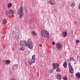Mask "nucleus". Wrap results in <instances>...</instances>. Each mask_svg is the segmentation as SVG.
<instances>
[{
  "instance_id": "9d476101",
  "label": "nucleus",
  "mask_w": 80,
  "mask_h": 80,
  "mask_svg": "<svg viewBox=\"0 0 80 80\" xmlns=\"http://www.w3.org/2000/svg\"><path fill=\"white\" fill-rule=\"evenodd\" d=\"M12 34H13V35H14V37L15 38H19L18 35H17V33H15V32H13Z\"/></svg>"
},
{
  "instance_id": "aec40b11",
  "label": "nucleus",
  "mask_w": 80,
  "mask_h": 80,
  "mask_svg": "<svg viewBox=\"0 0 80 80\" xmlns=\"http://www.w3.org/2000/svg\"><path fill=\"white\" fill-rule=\"evenodd\" d=\"M32 35H34V36H37V33H35V32H32Z\"/></svg>"
},
{
  "instance_id": "c9c22d12",
  "label": "nucleus",
  "mask_w": 80,
  "mask_h": 80,
  "mask_svg": "<svg viewBox=\"0 0 80 80\" xmlns=\"http://www.w3.org/2000/svg\"><path fill=\"white\" fill-rule=\"evenodd\" d=\"M48 80H50V79H48Z\"/></svg>"
},
{
  "instance_id": "72a5a7b5",
  "label": "nucleus",
  "mask_w": 80,
  "mask_h": 80,
  "mask_svg": "<svg viewBox=\"0 0 80 80\" xmlns=\"http://www.w3.org/2000/svg\"><path fill=\"white\" fill-rule=\"evenodd\" d=\"M27 10H25V12H26V13H27Z\"/></svg>"
},
{
  "instance_id": "f3484780",
  "label": "nucleus",
  "mask_w": 80,
  "mask_h": 80,
  "mask_svg": "<svg viewBox=\"0 0 80 80\" xmlns=\"http://www.w3.org/2000/svg\"><path fill=\"white\" fill-rule=\"evenodd\" d=\"M57 68V69L56 70V71L57 72H60L61 71V69H60V67H59Z\"/></svg>"
},
{
  "instance_id": "c756f323",
  "label": "nucleus",
  "mask_w": 80,
  "mask_h": 80,
  "mask_svg": "<svg viewBox=\"0 0 80 80\" xmlns=\"http://www.w3.org/2000/svg\"><path fill=\"white\" fill-rule=\"evenodd\" d=\"M78 8L79 10H80V4L78 5Z\"/></svg>"
},
{
  "instance_id": "2f4dec72",
  "label": "nucleus",
  "mask_w": 80,
  "mask_h": 80,
  "mask_svg": "<svg viewBox=\"0 0 80 80\" xmlns=\"http://www.w3.org/2000/svg\"><path fill=\"white\" fill-rule=\"evenodd\" d=\"M68 61H72V60H71V59H68Z\"/></svg>"
},
{
  "instance_id": "f8f14e48",
  "label": "nucleus",
  "mask_w": 80,
  "mask_h": 80,
  "mask_svg": "<svg viewBox=\"0 0 80 80\" xmlns=\"http://www.w3.org/2000/svg\"><path fill=\"white\" fill-rule=\"evenodd\" d=\"M63 65L65 68H66L67 67V63L66 62H65L63 64Z\"/></svg>"
},
{
  "instance_id": "4be33fe9",
  "label": "nucleus",
  "mask_w": 80,
  "mask_h": 80,
  "mask_svg": "<svg viewBox=\"0 0 80 80\" xmlns=\"http://www.w3.org/2000/svg\"><path fill=\"white\" fill-rule=\"evenodd\" d=\"M12 6V4L11 3H9L8 5V7H11Z\"/></svg>"
},
{
  "instance_id": "f704fd0d",
  "label": "nucleus",
  "mask_w": 80,
  "mask_h": 80,
  "mask_svg": "<svg viewBox=\"0 0 80 80\" xmlns=\"http://www.w3.org/2000/svg\"><path fill=\"white\" fill-rule=\"evenodd\" d=\"M77 60L78 59V57L77 56Z\"/></svg>"
},
{
  "instance_id": "cd10ccee",
  "label": "nucleus",
  "mask_w": 80,
  "mask_h": 80,
  "mask_svg": "<svg viewBox=\"0 0 80 80\" xmlns=\"http://www.w3.org/2000/svg\"><path fill=\"white\" fill-rule=\"evenodd\" d=\"M76 43H79V42H80V41L78 40H76Z\"/></svg>"
},
{
  "instance_id": "4468645a",
  "label": "nucleus",
  "mask_w": 80,
  "mask_h": 80,
  "mask_svg": "<svg viewBox=\"0 0 80 80\" xmlns=\"http://www.w3.org/2000/svg\"><path fill=\"white\" fill-rule=\"evenodd\" d=\"M49 3L52 5H53L54 4V2L52 0H51L49 1Z\"/></svg>"
},
{
  "instance_id": "a878e982",
  "label": "nucleus",
  "mask_w": 80,
  "mask_h": 80,
  "mask_svg": "<svg viewBox=\"0 0 80 80\" xmlns=\"http://www.w3.org/2000/svg\"><path fill=\"white\" fill-rule=\"evenodd\" d=\"M32 63V62H31V61H30V62H29L28 63V65H32V63Z\"/></svg>"
},
{
  "instance_id": "1a4fd4ad",
  "label": "nucleus",
  "mask_w": 80,
  "mask_h": 80,
  "mask_svg": "<svg viewBox=\"0 0 80 80\" xmlns=\"http://www.w3.org/2000/svg\"><path fill=\"white\" fill-rule=\"evenodd\" d=\"M75 1H71L70 4V7H75Z\"/></svg>"
},
{
  "instance_id": "ddd939ff",
  "label": "nucleus",
  "mask_w": 80,
  "mask_h": 80,
  "mask_svg": "<svg viewBox=\"0 0 80 80\" xmlns=\"http://www.w3.org/2000/svg\"><path fill=\"white\" fill-rule=\"evenodd\" d=\"M56 78L58 80H60L62 78V76L60 75H58L56 76Z\"/></svg>"
},
{
  "instance_id": "2eb2a0df",
  "label": "nucleus",
  "mask_w": 80,
  "mask_h": 80,
  "mask_svg": "<svg viewBox=\"0 0 80 80\" xmlns=\"http://www.w3.org/2000/svg\"><path fill=\"white\" fill-rule=\"evenodd\" d=\"M62 35L64 37H67V33L66 32H63L62 33Z\"/></svg>"
},
{
  "instance_id": "473e14b6",
  "label": "nucleus",
  "mask_w": 80,
  "mask_h": 80,
  "mask_svg": "<svg viewBox=\"0 0 80 80\" xmlns=\"http://www.w3.org/2000/svg\"><path fill=\"white\" fill-rule=\"evenodd\" d=\"M11 80H15V79H12Z\"/></svg>"
},
{
  "instance_id": "4c0bfd02",
  "label": "nucleus",
  "mask_w": 80,
  "mask_h": 80,
  "mask_svg": "<svg viewBox=\"0 0 80 80\" xmlns=\"http://www.w3.org/2000/svg\"><path fill=\"white\" fill-rule=\"evenodd\" d=\"M13 68H14V67H13Z\"/></svg>"
},
{
  "instance_id": "bb28decb",
  "label": "nucleus",
  "mask_w": 80,
  "mask_h": 80,
  "mask_svg": "<svg viewBox=\"0 0 80 80\" xmlns=\"http://www.w3.org/2000/svg\"><path fill=\"white\" fill-rule=\"evenodd\" d=\"M53 69H52V70H50V73H53Z\"/></svg>"
},
{
  "instance_id": "20e7f679",
  "label": "nucleus",
  "mask_w": 80,
  "mask_h": 80,
  "mask_svg": "<svg viewBox=\"0 0 80 80\" xmlns=\"http://www.w3.org/2000/svg\"><path fill=\"white\" fill-rule=\"evenodd\" d=\"M27 46L30 49H32L33 48V45L32 43L30 42V39H28L27 42Z\"/></svg>"
},
{
  "instance_id": "39448f33",
  "label": "nucleus",
  "mask_w": 80,
  "mask_h": 80,
  "mask_svg": "<svg viewBox=\"0 0 80 80\" xmlns=\"http://www.w3.org/2000/svg\"><path fill=\"white\" fill-rule=\"evenodd\" d=\"M68 67L70 73L72 74L73 73V72H74L73 68V67L72 66V65H71L70 62H69L68 63Z\"/></svg>"
},
{
  "instance_id": "a211bd4d",
  "label": "nucleus",
  "mask_w": 80,
  "mask_h": 80,
  "mask_svg": "<svg viewBox=\"0 0 80 80\" xmlns=\"http://www.w3.org/2000/svg\"><path fill=\"white\" fill-rule=\"evenodd\" d=\"M2 22L3 24H6L7 23V21L5 19H3L2 20Z\"/></svg>"
},
{
  "instance_id": "dca6fc26",
  "label": "nucleus",
  "mask_w": 80,
  "mask_h": 80,
  "mask_svg": "<svg viewBox=\"0 0 80 80\" xmlns=\"http://www.w3.org/2000/svg\"><path fill=\"white\" fill-rule=\"evenodd\" d=\"M32 61H31V62L32 63H34L35 62V60H36V59H34L33 58H32L31 59Z\"/></svg>"
},
{
  "instance_id": "393cba45",
  "label": "nucleus",
  "mask_w": 80,
  "mask_h": 80,
  "mask_svg": "<svg viewBox=\"0 0 80 80\" xmlns=\"http://www.w3.org/2000/svg\"><path fill=\"white\" fill-rule=\"evenodd\" d=\"M63 79L64 80H67V78L66 77H64L63 78Z\"/></svg>"
},
{
  "instance_id": "e433bc0d",
  "label": "nucleus",
  "mask_w": 80,
  "mask_h": 80,
  "mask_svg": "<svg viewBox=\"0 0 80 80\" xmlns=\"http://www.w3.org/2000/svg\"><path fill=\"white\" fill-rule=\"evenodd\" d=\"M13 68H14V67H13Z\"/></svg>"
},
{
  "instance_id": "412c9836",
  "label": "nucleus",
  "mask_w": 80,
  "mask_h": 80,
  "mask_svg": "<svg viewBox=\"0 0 80 80\" xmlns=\"http://www.w3.org/2000/svg\"><path fill=\"white\" fill-rule=\"evenodd\" d=\"M19 50H21L22 51H23V50H25V49L23 47H22L20 48H19Z\"/></svg>"
},
{
  "instance_id": "423d86ee",
  "label": "nucleus",
  "mask_w": 80,
  "mask_h": 80,
  "mask_svg": "<svg viewBox=\"0 0 80 80\" xmlns=\"http://www.w3.org/2000/svg\"><path fill=\"white\" fill-rule=\"evenodd\" d=\"M27 42L25 41H20V45L21 47L27 46Z\"/></svg>"
},
{
  "instance_id": "b1692460",
  "label": "nucleus",
  "mask_w": 80,
  "mask_h": 80,
  "mask_svg": "<svg viewBox=\"0 0 80 80\" xmlns=\"http://www.w3.org/2000/svg\"><path fill=\"white\" fill-rule=\"evenodd\" d=\"M32 58H33V59H34V60H35V59H36L35 58V55H33L32 57Z\"/></svg>"
},
{
  "instance_id": "9b49d317",
  "label": "nucleus",
  "mask_w": 80,
  "mask_h": 80,
  "mask_svg": "<svg viewBox=\"0 0 80 80\" xmlns=\"http://www.w3.org/2000/svg\"><path fill=\"white\" fill-rule=\"evenodd\" d=\"M80 73L79 72H77L76 74V76L77 78H80Z\"/></svg>"
},
{
  "instance_id": "0eeeda50",
  "label": "nucleus",
  "mask_w": 80,
  "mask_h": 80,
  "mask_svg": "<svg viewBox=\"0 0 80 80\" xmlns=\"http://www.w3.org/2000/svg\"><path fill=\"white\" fill-rule=\"evenodd\" d=\"M52 66L53 68V70H55L56 68H58V67H60V66H59V64L57 63L52 64Z\"/></svg>"
},
{
  "instance_id": "7c9ffc66",
  "label": "nucleus",
  "mask_w": 80,
  "mask_h": 80,
  "mask_svg": "<svg viewBox=\"0 0 80 80\" xmlns=\"http://www.w3.org/2000/svg\"><path fill=\"white\" fill-rule=\"evenodd\" d=\"M18 66V64H15L14 65V67H17V66Z\"/></svg>"
},
{
  "instance_id": "f03ea898",
  "label": "nucleus",
  "mask_w": 80,
  "mask_h": 80,
  "mask_svg": "<svg viewBox=\"0 0 80 80\" xmlns=\"http://www.w3.org/2000/svg\"><path fill=\"white\" fill-rule=\"evenodd\" d=\"M18 15H19L20 18H22L23 16V11L22 6H21L20 8L18 10Z\"/></svg>"
},
{
  "instance_id": "6ab92c4d",
  "label": "nucleus",
  "mask_w": 80,
  "mask_h": 80,
  "mask_svg": "<svg viewBox=\"0 0 80 80\" xmlns=\"http://www.w3.org/2000/svg\"><path fill=\"white\" fill-rule=\"evenodd\" d=\"M6 64L8 65V64H10V61L8 60H7L6 61Z\"/></svg>"
},
{
  "instance_id": "c85d7f7f",
  "label": "nucleus",
  "mask_w": 80,
  "mask_h": 80,
  "mask_svg": "<svg viewBox=\"0 0 80 80\" xmlns=\"http://www.w3.org/2000/svg\"><path fill=\"white\" fill-rule=\"evenodd\" d=\"M52 44L53 45H55V42L53 41L52 43Z\"/></svg>"
},
{
  "instance_id": "7ed1b4c3",
  "label": "nucleus",
  "mask_w": 80,
  "mask_h": 80,
  "mask_svg": "<svg viewBox=\"0 0 80 80\" xmlns=\"http://www.w3.org/2000/svg\"><path fill=\"white\" fill-rule=\"evenodd\" d=\"M14 13H15L14 11L12 10V9H10L6 12V15L8 17L11 15H13L14 14Z\"/></svg>"
},
{
  "instance_id": "5701e85b",
  "label": "nucleus",
  "mask_w": 80,
  "mask_h": 80,
  "mask_svg": "<svg viewBox=\"0 0 80 80\" xmlns=\"http://www.w3.org/2000/svg\"><path fill=\"white\" fill-rule=\"evenodd\" d=\"M70 58H71V60H72L71 61H74V62L75 61V60H74V59H73V57H70Z\"/></svg>"
},
{
  "instance_id": "f257e3e1",
  "label": "nucleus",
  "mask_w": 80,
  "mask_h": 80,
  "mask_svg": "<svg viewBox=\"0 0 80 80\" xmlns=\"http://www.w3.org/2000/svg\"><path fill=\"white\" fill-rule=\"evenodd\" d=\"M41 35L44 37L46 40H49V33L46 30L42 31L41 32Z\"/></svg>"
},
{
  "instance_id": "6e6552de",
  "label": "nucleus",
  "mask_w": 80,
  "mask_h": 80,
  "mask_svg": "<svg viewBox=\"0 0 80 80\" xmlns=\"http://www.w3.org/2000/svg\"><path fill=\"white\" fill-rule=\"evenodd\" d=\"M56 48L57 49H58L59 51H61V49H60L62 47V45L59 43H58L56 45Z\"/></svg>"
}]
</instances>
